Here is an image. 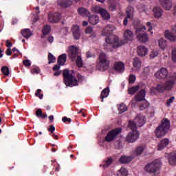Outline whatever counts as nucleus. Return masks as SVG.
<instances>
[{
    "label": "nucleus",
    "instance_id": "obj_46",
    "mask_svg": "<svg viewBox=\"0 0 176 176\" xmlns=\"http://www.w3.org/2000/svg\"><path fill=\"white\" fill-rule=\"evenodd\" d=\"M149 106V103H148L147 101H145L144 103H141V104H140V110H144L148 108V107Z\"/></svg>",
    "mask_w": 176,
    "mask_h": 176
},
{
    "label": "nucleus",
    "instance_id": "obj_29",
    "mask_svg": "<svg viewBox=\"0 0 176 176\" xmlns=\"http://www.w3.org/2000/svg\"><path fill=\"white\" fill-rule=\"evenodd\" d=\"M21 35L25 38L28 39L32 36V33L31 32L30 29L27 28L21 31Z\"/></svg>",
    "mask_w": 176,
    "mask_h": 176
},
{
    "label": "nucleus",
    "instance_id": "obj_23",
    "mask_svg": "<svg viewBox=\"0 0 176 176\" xmlns=\"http://www.w3.org/2000/svg\"><path fill=\"white\" fill-rule=\"evenodd\" d=\"M148 53V49L144 45L138 47V54L140 56H145Z\"/></svg>",
    "mask_w": 176,
    "mask_h": 176
},
{
    "label": "nucleus",
    "instance_id": "obj_6",
    "mask_svg": "<svg viewBox=\"0 0 176 176\" xmlns=\"http://www.w3.org/2000/svg\"><path fill=\"white\" fill-rule=\"evenodd\" d=\"M110 65V60H108V58L105 53L102 52L99 56V63L97 64V69L101 72L107 71Z\"/></svg>",
    "mask_w": 176,
    "mask_h": 176
},
{
    "label": "nucleus",
    "instance_id": "obj_30",
    "mask_svg": "<svg viewBox=\"0 0 176 176\" xmlns=\"http://www.w3.org/2000/svg\"><path fill=\"white\" fill-rule=\"evenodd\" d=\"M67 60L66 54H63L58 58V64L60 65H64Z\"/></svg>",
    "mask_w": 176,
    "mask_h": 176
},
{
    "label": "nucleus",
    "instance_id": "obj_40",
    "mask_svg": "<svg viewBox=\"0 0 176 176\" xmlns=\"http://www.w3.org/2000/svg\"><path fill=\"white\" fill-rule=\"evenodd\" d=\"M50 30H51L50 26L48 25H45V26L43 28V30H42L43 34L44 36L48 35V34L50 33Z\"/></svg>",
    "mask_w": 176,
    "mask_h": 176
},
{
    "label": "nucleus",
    "instance_id": "obj_15",
    "mask_svg": "<svg viewBox=\"0 0 176 176\" xmlns=\"http://www.w3.org/2000/svg\"><path fill=\"white\" fill-rule=\"evenodd\" d=\"M61 19V14L59 12L50 13L49 21L52 23H57Z\"/></svg>",
    "mask_w": 176,
    "mask_h": 176
},
{
    "label": "nucleus",
    "instance_id": "obj_57",
    "mask_svg": "<svg viewBox=\"0 0 176 176\" xmlns=\"http://www.w3.org/2000/svg\"><path fill=\"white\" fill-rule=\"evenodd\" d=\"M62 120L65 123H70L72 122V120L70 118H67V117H63Z\"/></svg>",
    "mask_w": 176,
    "mask_h": 176
},
{
    "label": "nucleus",
    "instance_id": "obj_52",
    "mask_svg": "<svg viewBox=\"0 0 176 176\" xmlns=\"http://www.w3.org/2000/svg\"><path fill=\"white\" fill-rule=\"evenodd\" d=\"M151 94H156L157 91H158L157 87H152L150 88Z\"/></svg>",
    "mask_w": 176,
    "mask_h": 176
},
{
    "label": "nucleus",
    "instance_id": "obj_4",
    "mask_svg": "<svg viewBox=\"0 0 176 176\" xmlns=\"http://www.w3.org/2000/svg\"><path fill=\"white\" fill-rule=\"evenodd\" d=\"M63 81L67 87H72L78 85V80L76 78H74L72 73H71V72L69 69H64L63 72Z\"/></svg>",
    "mask_w": 176,
    "mask_h": 176
},
{
    "label": "nucleus",
    "instance_id": "obj_16",
    "mask_svg": "<svg viewBox=\"0 0 176 176\" xmlns=\"http://www.w3.org/2000/svg\"><path fill=\"white\" fill-rule=\"evenodd\" d=\"M114 71L121 74L123 73L125 70V65L123 62L121 61H116L114 63Z\"/></svg>",
    "mask_w": 176,
    "mask_h": 176
},
{
    "label": "nucleus",
    "instance_id": "obj_25",
    "mask_svg": "<svg viewBox=\"0 0 176 176\" xmlns=\"http://www.w3.org/2000/svg\"><path fill=\"white\" fill-rule=\"evenodd\" d=\"M89 22L93 25H96L99 22V16L96 14H93L89 16Z\"/></svg>",
    "mask_w": 176,
    "mask_h": 176
},
{
    "label": "nucleus",
    "instance_id": "obj_11",
    "mask_svg": "<svg viewBox=\"0 0 176 176\" xmlns=\"http://www.w3.org/2000/svg\"><path fill=\"white\" fill-rule=\"evenodd\" d=\"M67 51L69 58L73 61L80 55L78 48L75 45L69 46Z\"/></svg>",
    "mask_w": 176,
    "mask_h": 176
},
{
    "label": "nucleus",
    "instance_id": "obj_38",
    "mask_svg": "<svg viewBox=\"0 0 176 176\" xmlns=\"http://www.w3.org/2000/svg\"><path fill=\"white\" fill-rule=\"evenodd\" d=\"M127 170L125 168H121L118 173H117V176H127Z\"/></svg>",
    "mask_w": 176,
    "mask_h": 176
},
{
    "label": "nucleus",
    "instance_id": "obj_55",
    "mask_svg": "<svg viewBox=\"0 0 176 176\" xmlns=\"http://www.w3.org/2000/svg\"><path fill=\"white\" fill-rule=\"evenodd\" d=\"M60 66H62V65H60L59 63L55 65L53 67V71H54V72H57V71L60 68Z\"/></svg>",
    "mask_w": 176,
    "mask_h": 176
},
{
    "label": "nucleus",
    "instance_id": "obj_10",
    "mask_svg": "<svg viewBox=\"0 0 176 176\" xmlns=\"http://www.w3.org/2000/svg\"><path fill=\"white\" fill-rule=\"evenodd\" d=\"M116 30V27L113 25H107L105 28L102 32V35L107 36L105 41L107 43V39H110L111 36H116V35H113L112 32Z\"/></svg>",
    "mask_w": 176,
    "mask_h": 176
},
{
    "label": "nucleus",
    "instance_id": "obj_22",
    "mask_svg": "<svg viewBox=\"0 0 176 176\" xmlns=\"http://www.w3.org/2000/svg\"><path fill=\"white\" fill-rule=\"evenodd\" d=\"M72 4V0H58V5L63 8H67Z\"/></svg>",
    "mask_w": 176,
    "mask_h": 176
},
{
    "label": "nucleus",
    "instance_id": "obj_14",
    "mask_svg": "<svg viewBox=\"0 0 176 176\" xmlns=\"http://www.w3.org/2000/svg\"><path fill=\"white\" fill-rule=\"evenodd\" d=\"M168 72L166 68L162 67L159 71L155 72V76L157 79H164L168 76Z\"/></svg>",
    "mask_w": 176,
    "mask_h": 176
},
{
    "label": "nucleus",
    "instance_id": "obj_62",
    "mask_svg": "<svg viewBox=\"0 0 176 176\" xmlns=\"http://www.w3.org/2000/svg\"><path fill=\"white\" fill-rule=\"evenodd\" d=\"M6 54L7 56H11L12 54V50L10 48H8L7 50L6 51Z\"/></svg>",
    "mask_w": 176,
    "mask_h": 176
},
{
    "label": "nucleus",
    "instance_id": "obj_7",
    "mask_svg": "<svg viewBox=\"0 0 176 176\" xmlns=\"http://www.w3.org/2000/svg\"><path fill=\"white\" fill-rule=\"evenodd\" d=\"M161 162L159 160H154L153 162L147 164L144 166V170L148 173H155L161 168Z\"/></svg>",
    "mask_w": 176,
    "mask_h": 176
},
{
    "label": "nucleus",
    "instance_id": "obj_56",
    "mask_svg": "<svg viewBox=\"0 0 176 176\" xmlns=\"http://www.w3.org/2000/svg\"><path fill=\"white\" fill-rule=\"evenodd\" d=\"M92 32H93V28H91V27L87 28V29L85 30L86 34H91Z\"/></svg>",
    "mask_w": 176,
    "mask_h": 176
},
{
    "label": "nucleus",
    "instance_id": "obj_26",
    "mask_svg": "<svg viewBox=\"0 0 176 176\" xmlns=\"http://www.w3.org/2000/svg\"><path fill=\"white\" fill-rule=\"evenodd\" d=\"M168 163L171 166L176 165V151L170 153L168 157Z\"/></svg>",
    "mask_w": 176,
    "mask_h": 176
},
{
    "label": "nucleus",
    "instance_id": "obj_47",
    "mask_svg": "<svg viewBox=\"0 0 176 176\" xmlns=\"http://www.w3.org/2000/svg\"><path fill=\"white\" fill-rule=\"evenodd\" d=\"M175 99V96H171L170 98H168L166 100V106L170 107V104H172L174 102Z\"/></svg>",
    "mask_w": 176,
    "mask_h": 176
},
{
    "label": "nucleus",
    "instance_id": "obj_9",
    "mask_svg": "<svg viewBox=\"0 0 176 176\" xmlns=\"http://www.w3.org/2000/svg\"><path fill=\"white\" fill-rule=\"evenodd\" d=\"M122 132L121 128H116L112 129L110 132L108 133L107 136L104 138V141L107 142H111L113 141L117 136Z\"/></svg>",
    "mask_w": 176,
    "mask_h": 176
},
{
    "label": "nucleus",
    "instance_id": "obj_41",
    "mask_svg": "<svg viewBox=\"0 0 176 176\" xmlns=\"http://www.w3.org/2000/svg\"><path fill=\"white\" fill-rule=\"evenodd\" d=\"M118 111H120V113H123L127 111V106L124 103H121L120 104V107H118Z\"/></svg>",
    "mask_w": 176,
    "mask_h": 176
},
{
    "label": "nucleus",
    "instance_id": "obj_5",
    "mask_svg": "<svg viewBox=\"0 0 176 176\" xmlns=\"http://www.w3.org/2000/svg\"><path fill=\"white\" fill-rule=\"evenodd\" d=\"M128 127L132 130L126 136V142L133 143L138 140L140 137V133L136 129V125L133 121H129Z\"/></svg>",
    "mask_w": 176,
    "mask_h": 176
},
{
    "label": "nucleus",
    "instance_id": "obj_12",
    "mask_svg": "<svg viewBox=\"0 0 176 176\" xmlns=\"http://www.w3.org/2000/svg\"><path fill=\"white\" fill-rule=\"evenodd\" d=\"M164 36L171 42L176 41V25L173 27L172 32H169L166 30L165 32Z\"/></svg>",
    "mask_w": 176,
    "mask_h": 176
},
{
    "label": "nucleus",
    "instance_id": "obj_43",
    "mask_svg": "<svg viewBox=\"0 0 176 176\" xmlns=\"http://www.w3.org/2000/svg\"><path fill=\"white\" fill-rule=\"evenodd\" d=\"M48 60H49L48 62L49 65L52 63H54L56 61V58L52 53L48 54Z\"/></svg>",
    "mask_w": 176,
    "mask_h": 176
},
{
    "label": "nucleus",
    "instance_id": "obj_35",
    "mask_svg": "<svg viewBox=\"0 0 176 176\" xmlns=\"http://www.w3.org/2000/svg\"><path fill=\"white\" fill-rule=\"evenodd\" d=\"M113 160L111 157H109L107 160L104 161L103 164H101L100 166H103L104 168L109 167Z\"/></svg>",
    "mask_w": 176,
    "mask_h": 176
},
{
    "label": "nucleus",
    "instance_id": "obj_49",
    "mask_svg": "<svg viewBox=\"0 0 176 176\" xmlns=\"http://www.w3.org/2000/svg\"><path fill=\"white\" fill-rule=\"evenodd\" d=\"M136 80V77L133 74L129 75V83L130 84H133Z\"/></svg>",
    "mask_w": 176,
    "mask_h": 176
},
{
    "label": "nucleus",
    "instance_id": "obj_60",
    "mask_svg": "<svg viewBox=\"0 0 176 176\" xmlns=\"http://www.w3.org/2000/svg\"><path fill=\"white\" fill-rule=\"evenodd\" d=\"M6 45L7 47L10 48L12 46V43H11V41L10 40H6Z\"/></svg>",
    "mask_w": 176,
    "mask_h": 176
},
{
    "label": "nucleus",
    "instance_id": "obj_51",
    "mask_svg": "<svg viewBox=\"0 0 176 176\" xmlns=\"http://www.w3.org/2000/svg\"><path fill=\"white\" fill-rule=\"evenodd\" d=\"M172 60L174 63H176V48L172 50Z\"/></svg>",
    "mask_w": 176,
    "mask_h": 176
},
{
    "label": "nucleus",
    "instance_id": "obj_31",
    "mask_svg": "<svg viewBox=\"0 0 176 176\" xmlns=\"http://www.w3.org/2000/svg\"><path fill=\"white\" fill-rule=\"evenodd\" d=\"M109 92H110V90L109 87H107L102 90L100 96V99H102V102H104V98H106L109 96Z\"/></svg>",
    "mask_w": 176,
    "mask_h": 176
},
{
    "label": "nucleus",
    "instance_id": "obj_8",
    "mask_svg": "<svg viewBox=\"0 0 176 176\" xmlns=\"http://www.w3.org/2000/svg\"><path fill=\"white\" fill-rule=\"evenodd\" d=\"M145 26H140L136 28V37L141 43H146L148 41V36L146 34Z\"/></svg>",
    "mask_w": 176,
    "mask_h": 176
},
{
    "label": "nucleus",
    "instance_id": "obj_53",
    "mask_svg": "<svg viewBox=\"0 0 176 176\" xmlns=\"http://www.w3.org/2000/svg\"><path fill=\"white\" fill-rule=\"evenodd\" d=\"M158 56V52H151L150 54V58L153 59Z\"/></svg>",
    "mask_w": 176,
    "mask_h": 176
},
{
    "label": "nucleus",
    "instance_id": "obj_59",
    "mask_svg": "<svg viewBox=\"0 0 176 176\" xmlns=\"http://www.w3.org/2000/svg\"><path fill=\"white\" fill-rule=\"evenodd\" d=\"M49 132H50L52 134L54 133V131H55V126H54V125H50V128L48 129Z\"/></svg>",
    "mask_w": 176,
    "mask_h": 176
},
{
    "label": "nucleus",
    "instance_id": "obj_2",
    "mask_svg": "<svg viewBox=\"0 0 176 176\" xmlns=\"http://www.w3.org/2000/svg\"><path fill=\"white\" fill-rule=\"evenodd\" d=\"M176 84V72L170 76L169 78L162 84H158L157 85V92L164 93V91L171 90Z\"/></svg>",
    "mask_w": 176,
    "mask_h": 176
},
{
    "label": "nucleus",
    "instance_id": "obj_37",
    "mask_svg": "<svg viewBox=\"0 0 176 176\" xmlns=\"http://www.w3.org/2000/svg\"><path fill=\"white\" fill-rule=\"evenodd\" d=\"M141 61L138 57H135L133 59V67L140 68L141 67Z\"/></svg>",
    "mask_w": 176,
    "mask_h": 176
},
{
    "label": "nucleus",
    "instance_id": "obj_32",
    "mask_svg": "<svg viewBox=\"0 0 176 176\" xmlns=\"http://www.w3.org/2000/svg\"><path fill=\"white\" fill-rule=\"evenodd\" d=\"M158 45L160 49L164 50L167 46L166 41L164 38H160L158 40Z\"/></svg>",
    "mask_w": 176,
    "mask_h": 176
},
{
    "label": "nucleus",
    "instance_id": "obj_33",
    "mask_svg": "<svg viewBox=\"0 0 176 176\" xmlns=\"http://www.w3.org/2000/svg\"><path fill=\"white\" fill-rule=\"evenodd\" d=\"M140 89L139 85L133 86L128 89V94L134 95Z\"/></svg>",
    "mask_w": 176,
    "mask_h": 176
},
{
    "label": "nucleus",
    "instance_id": "obj_24",
    "mask_svg": "<svg viewBox=\"0 0 176 176\" xmlns=\"http://www.w3.org/2000/svg\"><path fill=\"white\" fill-rule=\"evenodd\" d=\"M169 144V140L167 138H164L160 141V144H158V151H162L166 148Z\"/></svg>",
    "mask_w": 176,
    "mask_h": 176
},
{
    "label": "nucleus",
    "instance_id": "obj_36",
    "mask_svg": "<svg viewBox=\"0 0 176 176\" xmlns=\"http://www.w3.org/2000/svg\"><path fill=\"white\" fill-rule=\"evenodd\" d=\"M36 116L37 118H41L42 119H45L47 117L46 113L43 114L41 109H38V110H36Z\"/></svg>",
    "mask_w": 176,
    "mask_h": 176
},
{
    "label": "nucleus",
    "instance_id": "obj_28",
    "mask_svg": "<svg viewBox=\"0 0 176 176\" xmlns=\"http://www.w3.org/2000/svg\"><path fill=\"white\" fill-rule=\"evenodd\" d=\"M100 14L104 20H109L111 18L110 14L104 8L100 9Z\"/></svg>",
    "mask_w": 176,
    "mask_h": 176
},
{
    "label": "nucleus",
    "instance_id": "obj_27",
    "mask_svg": "<svg viewBox=\"0 0 176 176\" xmlns=\"http://www.w3.org/2000/svg\"><path fill=\"white\" fill-rule=\"evenodd\" d=\"M78 13L81 16H85L87 17L90 15V12L89 10L85 8L80 7L78 9Z\"/></svg>",
    "mask_w": 176,
    "mask_h": 176
},
{
    "label": "nucleus",
    "instance_id": "obj_50",
    "mask_svg": "<svg viewBox=\"0 0 176 176\" xmlns=\"http://www.w3.org/2000/svg\"><path fill=\"white\" fill-rule=\"evenodd\" d=\"M41 92V89H38L36 92L35 93V96L36 97H38L40 99H43V94H40Z\"/></svg>",
    "mask_w": 176,
    "mask_h": 176
},
{
    "label": "nucleus",
    "instance_id": "obj_34",
    "mask_svg": "<svg viewBox=\"0 0 176 176\" xmlns=\"http://www.w3.org/2000/svg\"><path fill=\"white\" fill-rule=\"evenodd\" d=\"M132 157H126V156H121L120 158V162L122 164H127L131 162Z\"/></svg>",
    "mask_w": 176,
    "mask_h": 176
},
{
    "label": "nucleus",
    "instance_id": "obj_48",
    "mask_svg": "<svg viewBox=\"0 0 176 176\" xmlns=\"http://www.w3.org/2000/svg\"><path fill=\"white\" fill-rule=\"evenodd\" d=\"M40 72H41V70H40V68H39L38 67H34L31 70V73H32V74H40Z\"/></svg>",
    "mask_w": 176,
    "mask_h": 176
},
{
    "label": "nucleus",
    "instance_id": "obj_64",
    "mask_svg": "<svg viewBox=\"0 0 176 176\" xmlns=\"http://www.w3.org/2000/svg\"><path fill=\"white\" fill-rule=\"evenodd\" d=\"M50 43H52L54 41V38L52 36H50L47 39Z\"/></svg>",
    "mask_w": 176,
    "mask_h": 176
},
{
    "label": "nucleus",
    "instance_id": "obj_19",
    "mask_svg": "<svg viewBox=\"0 0 176 176\" xmlns=\"http://www.w3.org/2000/svg\"><path fill=\"white\" fill-rule=\"evenodd\" d=\"M134 9L133 7L129 6L126 8V17L124 19V25L126 26L128 24V19H131L133 14Z\"/></svg>",
    "mask_w": 176,
    "mask_h": 176
},
{
    "label": "nucleus",
    "instance_id": "obj_13",
    "mask_svg": "<svg viewBox=\"0 0 176 176\" xmlns=\"http://www.w3.org/2000/svg\"><path fill=\"white\" fill-rule=\"evenodd\" d=\"M135 125H136V130L138 127H142L145 124V117L142 114H138L136 118H135V121H133Z\"/></svg>",
    "mask_w": 176,
    "mask_h": 176
},
{
    "label": "nucleus",
    "instance_id": "obj_18",
    "mask_svg": "<svg viewBox=\"0 0 176 176\" xmlns=\"http://www.w3.org/2000/svg\"><path fill=\"white\" fill-rule=\"evenodd\" d=\"M72 34L75 40H79L80 38V31L78 25H73Z\"/></svg>",
    "mask_w": 176,
    "mask_h": 176
},
{
    "label": "nucleus",
    "instance_id": "obj_54",
    "mask_svg": "<svg viewBox=\"0 0 176 176\" xmlns=\"http://www.w3.org/2000/svg\"><path fill=\"white\" fill-rule=\"evenodd\" d=\"M109 10L111 11H115L116 10V6L115 3H111L109 6Z\"/></svg>",
    "mask_w": 176,
    "mask_h": 176
},
{
    "label": "nucleus",
    "instance_id": "obj_20",
    "mask_svg": "<svg viewBox=\"0 0 176 176\" xmlns=\"http://www.w3.org/2000/svg\"><path fill=\"white\" fill-rule=\"evenodd\" d=\"M153 12L154 18L160 19L163 14V10L159 6H155Z\"/></svg>",
    "mask_w": 176,
    "mask_h": 176
},
{
    "label": "nucleus",
    "instance_id": "obj_45",
    "mask_svg": "<svg viewBox=\"0 0 176 176\" xmlns=\"http://www.w3.org/2000/svg\"><path fill=\"white\" fill-rule=\"evenodd\" d=\"M12 51L13 52V56H14L13 58L18 57L21 54V52L16 47H13Z\"/></svg>",
    "mask_w": 176,
    "mask_h": 176
},
{
    "label": "nucleus",
    "instance_id": "obj_39",
    "mask_svg": "<svg viewBox=\"0 0 176 176\" xmlns=\"http://www.w3.org/2000/svg\"><path fill=\"white\" fill-rule=\"evenodd\" d=\"M1 72L5 76H8L10 75V69L6 65L1 67Z\"/></svg>",
    "mask_w": 176,
    "mask_h": 176
},
{
    "label": "nucleus",
    "instance_id": "obj_63",
    "mask_svg": "<svg viewBox=\"0 0 176 176\" xmlns=\"http://www.w3.org/2000/svg\"><path fill=\"white\" fill-rule=\"evenodd\" d=\"M78 81L80 82H82L84 80V77L80 74H78Z\"/></svg>",
    "mask_w": 176,
    "mask_h": 176
},
{
    "label": "nucleus",
    "instance_id": "obj_3",
    "mask_svg": "<svg viewBox=\"0 0 176 176\" xmlns=\"http://www.w3.org/2000/svg\"><path fill=\"white\" fill-rule=\"evenodd\" d=\"M170 127V122L167 118H164L161 121V124L159 126H157L155 129V135L157 138L164 137L168 132Z\"/></svg>",
    "mask_w": 176,
    "mask_h": 176
},
{
    "label": "nucleus",
    "instance_id": "obj_61",
    "mask_svg": "<svg viewBox=\"0 0 176 176\" xmlns=\"http://www.w3.org/2000/svg\"><path fill=\"white\" fill-rule=\"evenodd\" d=\"M100 10H101V8H100L98 6H94L93 8V12L96 13L100 12Z\"/></svg>",
    "mask_w": 176,
    "mask_h": 176
},
{
    "label": "nucleus",
    "instance_id": "obj_1",
    "mask_svg": "<svg viewBox=\"0 0 176 176\" xmlns=\"http://www.w3.org/2000/svg\"><path fill=\"white\" fill-rule=\"evenodd\" d=\"M124 38L120 40L117 36H111L110 38L107 39V43L112 45L113 48H118L124 45L128 41H132L133 39V33L130 30H126L124 32Z\"/></svg>",
    "mask_w": 176,
    "mask_h": 176
},
{
    "label": "nucleus",
    "instance_id": "obj_17",
    "mask_svg": "<svg viewBox=\"0 0 176 176\" xmlns=\"http://www.w3.org/2000/svg\"><path fill=\"white\" fill-rule=\"evenodd\" d=\"M160 5L166 11H169L172 8V2L170 0H159Z\"/></svg>",
    "mask_w": 176,
    "mask_h": 176
},
{
    "label": "nucleus",
    "instance_id": "obj_44",
    "mask_svg": "<svg viewBox=\"0 0 176 176\" xmlns=\"http://www.w3.org/2000/svg\"><path fill=\"white\" fill-rule=\"evenodd\" d=\"M144 151V146H138V148H136V150H135V154L140 155H141Z\"/></svg>",
    "mask_w": 176,
    "mask_h": 176
},
{
    "label": "nucleus",
    "instance_id": "obj_58",
    "mask_svg": "<svg viewBox=\"0 0 176 176\" xmlns=\"http://www.w3.org/2000/svg\"><path fill=\"white\" fill-rule=\"evenodd\" d=\"M23 65L25 67H30L31 63H30V61L29 60L26 59V60H23Z\"/></svg>",
    "mask_w": 176,
    "mask_h": 176
},
{
    "label": "nucleus",
    "instance_id": "obj_42",
    "mask_svg": "<svg viewBox=\"0 0 176 176\" xmlns=\"http://www.w3.org/2000/svg\"><path fill=\"white\" fill-rule=\"evenodd\" d=\"M76 63L78 67H82L83 66V61L80 56V54L77 57V59L76 60Z\"/></svg>",
    "mask_w": 176,
    "mask_h": 176
},
{
    "label": "nucleus",
    "instance_id": "obj_21",
    "mask_svg": "<svg viewBox=\"0 0 176 176\" xmlns=\"http://www.w3.org/2000/svg\"><path fill=\"white\" fill-rule=\"evenodd\" d=\"M146 91L144 89H140L136 96H135V99L136 101L140 102L145 100Z\"/></svg>",
    "mask_w": 176,
    "mask_h": 176
}]
</instances>
